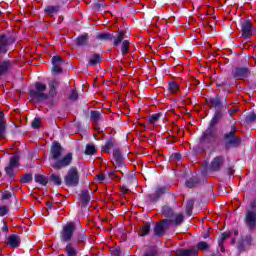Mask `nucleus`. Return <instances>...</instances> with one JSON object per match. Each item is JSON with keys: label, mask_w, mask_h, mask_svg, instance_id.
<instances>
[{"label": "nucleus", "mask_w": 256, "mask_h": 256, "mask_svg": "<svg viewBox=\"0 0 256 256\" xmlns=\"http://www.w3.org/2000/svg\"><path fill=\"white\" fill-rule=\"evenodd\" d=\"M129 40H124L122 42V47H121V51H122V55H127V53H129Z\"/></svg>", "instance_id": "obj_34"}, {"label": "nucleus", "mask_w": 256, "mask_h": 256, "mask_svg": "<svg viewBox=\"0 0 256 256\" xmlns=\"http://www.w3.org/2000/svg\"><path fill=\"white\" fill-rule=\"evenodd\" d=\"M199 185V179L197 177L190 178L186 181V187L189 189H193V187H197Z\"/></svg>", "instance_id": "obj_23"}, {"label": "nucleus", "mask_w": 256, "mask_h": 256, "mask_svg": "<svg viewBox=\"0 0 256 256\" xmlns=\"http://www.w3.org/2000/svg\"><path fill=\"white\" fill-rule=\"evenodd\" d=\"M12 65L10 61H3L0 63V75H5L10 69Z\"/></svg>", "instance_id": "obj_19"}, {"label": "nucleus", "mask_w": 256, "mask_h": 256, "mask_svg": "<svg viewBox=\"0 0 256 256\" xmlns=\"http://www.w3.org/2000/svg\"><path fill=\"white\" fill-rule=\"evenodd\" d=\"M115 145V142L113 140H108L105 145L102 147V151H104L105 153H109V151H111V149H113Z\"/></svg>", "instance_id": "obj_28"}, {"label": "nucleus", "mask_w": 256, "mask_h": 256, "mask_svg": "<svg viewBox=\"0 0 256 256\" xmlns=\"http://www.w3.org/2000/svg\"><path fill=\"white\" fill-rule=\"evenodd\" d=\"M156 193L162 195V193H165V188H158Z\"/></svg>", "instance_id": "obj_50"}, {"label": "nucleus", "mask_w": 256, "mask_h": 256, "mask_svg": "<svg viewBox=\"0 0 256 256\" xmlns=\"http://www.w3.org/2000/svg\"><path fill=\"white\" fill-rule=\"evenodd\" d=\"M223 163H225V158L223 156H217L212 160L210 169L212 171H219L223 167Z\"/></svg>", "instance_id": "obj_14"}, {"label": "nucleus", "mask_w": 256, "mask_h": 256, "mask_svg": "<svg viewBox=\"0 0 256 256\" xmlns=\"http://www.w3.org/2000/svg\"><path fill=\"white\" fill-rule=\"evenodd\" d=\"M251 210H248L245 217V223L249 229H255L256 225V200L251 203Z\"/></svg>", "instance_id": "obj_7"}, {"label": "nucleus", "mask_w": 256, "mask_h": 256, "mask_svg": "<svg viewBox=\"0 0 256 256\" xmlns=\"http://www.w3.org/2000/svg\"><path fill=\"white\" fill-rule=\"evenodd\" d=\"M47 206H48V207H51V204L48 203Z\"/></svg>", "instance_id": "obj_57"}, {"label": "nucleus", "mask_w": 256, "mask_h": 256, "mask_svg": "<svg viewBox=\"0 0 256 256\" xmlns=\"http://www.w3.org/2000/svg\"><path fill=\"white\" fill-rule=\"evenodd\" d=\"M57 11H59V9L55 6H48V7L45 8V12L48 15H53V13H57Z\"/></svg>", "instance_id": "obj_38"}, {"label": "nucleus", "mask_w": 256, "mask_h": 256, "mask_svg": "<svg viewBox=\"0 0 256 256\" xmlns=\"http://www.w3.org/2000/svg\"><path fill=\"white\" fill-rule=\"evenodd\" d=\"M50 162L52 169L61 171V169H65L71 165L73 162V153H68L63 156V147H61V144L58 142H54L51 146Z\"/></svg>", "instance_id": "obj_1"}, {"label": "nucleus", "mask_w": 256, "mask_h": 256, "mask_svg": "<svg viewBox=\"0 0 256 256\" xmlns=\"http://www.w3.org/2000/svg\"><path fill=\"white\" fill-rule=\"evenodd\" d=\"M63 63V59L60 57V56H54L52 58V65H53V68H52V72L53 73H62V69H61V64Z\"/></svg>", "instance_id": "obj_15"}, {"label": "nucleus", "mask_w": 256, "mask_h": 256, "mask_svg": "<svg viewBox=\"0 0 256 256\" xmlns=\"http://www.w3.org/2000/svg\"><path fill=\"white\" fill-rule=\"evenodd\" d=\"M162 214L168 219L163 220L162 222L155 225L154 233L158 237H161L165 234V228L171 225H181L184 219L183 214H175L173 213V210L167 206L162 208Z\"/></svg>", "instance_id": "obj_2"}, {"label": "nucleus", "mask_w": 256, "mask_h": 256, "mask_svg": "<svg viewBox=\"0 0 256 256\" xmlns=\"http://www.w3.org/2000/svg\"><path fill=\"white\" fill-rule=\"evenodd\" d=\"M96 179L99 183H103V181H105V175L99 174L96 176Z\"/></svg>", "instance_id": "obj_45"}, {"label": "nucleus", "mask_w": 256, "mask_h": 256, "mask_svg": "<svg viewBox=\"0 0 256 256\" xmlns=\"http://www.w3.org/2000/svg\"><path fill=\"white\" fill-rule=\"evenodd\" d=\"M188 207H190V208L193 207V204H192V203H189V204H188Z\"/></svg>", "instance_id": "obj_54"}, {"label": "nucleus", "mask_w": 256, "mask_h": 256, "mask_svg": "<svg viewBox=\"0 0 256 256\" xmlns=\"http://www.w3.org/2000/svg\"><path fill=\"white\" fill-rule=\"evenodd\" d=\"M145 256H155V253L151 252V253L146 254Z\"/></svg>", "instance_id": "obj_52"}, {"label": "nucleus", "mask_w": 256, "mask_h": 256, "mask_svg": "<svg viewBox=\"0 0 256 256\" xmlns=\"http://www.w3.org/2000/svg\"><path fill=\"white\" fill-rule=\"evenodd\" d=\"M80 199L82 201V205L85 207L87 206V203H89V201H91V198L89 197V191H83Z\"/></svg>", "instance_id": "obj_24"}, {"label": "nucleus", "mask_w": 256, "mask_h": 256, "mask_svg": "<svg viewBox=\"0 0 256 256\" xmlns=\"http://www.w3.org/2000/svg\"><path fill=\"white\" fill-rule=\"evenodd\" d=\"M116 256H119V251H117V253L115 254Z\"/></svg>", "instance_id": "obj_56"}, {"label": "nucleus", "mask_w": 256, "mask_h": 256, "mask_svg": "<svg viewBox=\"0 0 256 256\" xmlns=\"http://www.w3.org/2000/svg\"><path fill=\"white\" fill-rule=\"evenodd\" d=\"M89 40V35L84 34L77 38V45H87V41Z\"/></svg>", "instance_id": "obj_32"}, {"label": "nucleus", "mask_w": 256, "mask_h": 256, "mask_svg": "<svg viewBox=\"0 0 256 256\" xmlns=\"http://www.w3.org/2000/svg\"><path fill=\"white\" fill-rule=\"evenodd\" d=\"M149 231H151V224L145 223L143 226L140 227L138 234L140 235V237H145V235L149 234Z\"/></svg>", "instance_id": "obj_20"}, {"label": "nucleus", "mask_w": 256, "mask_h": 256, "mask_svg": "<svg viewBox=\"0 0 256 256\" xmlns=\"http://www.w3.org/2000/svg\"><path fill=\"white\" fill-rule=\"evenodd\" d=\"M209 237V233L204 234V239H207Z\"/></svg>", "instance_id": "obj_53"}, {"label": "nucleus", "mask_w": 256, "mask_h": 256, "mask_svg": "<svg viewBox=\"0 0 256 256\" xmlns=\"http://www.w3.org/2000/svg\"><path fill=\"white\" fill-rule=\"evenodd\" d=\"M213 137H215V133H213L212 129H208L204 132V134L200 138V141L202 143L209 142L211 141V139H213Z\"/></svg>", "instance_id": "obj_17"}, {"label": "nucleus", "mask_w": 256, "mask_h": 256, "mask_svg": "<svg viewBox=\"0 0 256 256\" xmlns=\"http://www.w3.org/2000/svg\"><path fill=\"white\" fill-rule=\"evenodd\" d=\"M73 233H75V224L73 222H69L63 226V229L60 233L61 241L67 243L73 239Z\"/></svg>", "instance_id": "obj_6"}, {"label": "nucleus", "mask_w": 256, "mask_h": 256, "mask_svg": "<svg viewBox=\"0 0 256 256\" xmlns=\"http://www.w3.org/2000/svg\"><path fill=\"white\" fill-rule=\"evenodd\" d=\"M9 208L7 206H1L0 207V217H5V214L8 213Z\"/></svg>", "instance_id": "obj_42"}, {"label": "nucleus", "mask_w": 256, "mask_h": 256, "mask_svg": "<svg viewBox=\"0 0 256 256\" xmlns=\"http://www.w3.org/2000/svg\"><path fill=\"white\" fill-rule=\"evenodd\" d=\"M98 38L104 41H113V35H111L110 33L100 34Z\"/></svg>", "instance_id": "obj_36"}, {"label": "nucleus", "mask_w": 256, "mask_h": 256, "mask_svg": "<svg viewBox=\"0 0 256 256\" xmlns=\"http://www.w3.org/2000/svg\"><path fill=\"white\" fill-rule=\"evenodd\" d=\"M123 39H125V32H118L115 36H112L113 45H119Z\"/></svg>", "instance_id": "obj_18"}, {"label": "nucleus", "mask_w": 256, "mask_h": 256, "mask_svg": "<svg viewBox=\"0 0 256 256\" xmlns=\"http://www.w3.org/2000/svg\"><path fill=\"white\" fill-rule=\"evenodd\" d=\"M77 97H78L77 91L73 90L70 95V99H72V101H75Z\"/></svg>", "instance_id": "obj_47"}, {"label": "nucleus", "mask_w": 256, "mask_h": 256, "mask_svg": "<svg viewBox=\"0 0 256 256\" xmlns=\"http://www.w3.org/2000/svg\"><path fill=\"white\" fill-rule=\"evenodd\" d=\"M85 231L78 232L73 240L66 245V253L68 256H77V243L85 241Z\"/></svg>", "instance_id": "obj_3"}, {"label": "nucleus", "mask_w": 256, "mask_h": 256, "mask_svg": "<svg viewBox=\"0 0 256 256\" xmlns=\"http://www.w3.org/2000/svg\"><path fill=\"white\" fill-rule=\"evenodd\" d=\"M241 32L244 39H250L253 36V24L249 20H244L241 23Z\"/></svg>", "instance_id": "obj_8"}, {"label": "nucleus", "mask_w": 256, "mask_h": 256, "mask_svg": "<svg viewBox=\"0 0 256 256\" xmlns=\"http://www.w3.org/2000/svg\"><path fill=\"white\" fill-rule=\"evenodd\" d=\"M50 181L52 183H54V185H61V183H62L61 175H59V174H51Z\"/></svg>", "instance_id": "obj_30"}, {"label": "nucleus", "mask_w": 256, "mask_h": 256, "mask_svg": "<svg viewBox=\"0 0 256 256\" xmlns=\"http://www.w3.org/2000/svg\"><path fill=\"white\" fill-rule=\"evenodd\" d=\"M179 83L177 82H170L168 85V90L170 93H179Z\"/></svg>", "instance_id": "obj_27"}, {"label": "nucleus", "mask_w": 256, "mask_h": 256, "mask_svg": "<svg viewBox=\"0 0 256 256\" xmlns=\"http://www.w3.org/2000/svg\"><path fill=\"white\" fill-rule=\"evenodd\" d=\"M235 131H237V128L233 126L231 131L228 134H225V139L229 145L237 147V145L241 144V138L235 136Z\"/></svg>", "instance_id": "obj_12"}, {"label": "nucleus", "mask_w": 256, "mask_h": 256, "mask_svg": "<svg viewBox=\"0 0 256 256\" xmlns=\"http://www.w3.org/2000/svg\"><path fill=\"white\" fill-rule=\"evenodd\" d=\"M247 121H249V123H253L254 121H256V114L255 113H251L247 116Z\"/></svg>", "instance_id": "obj_43"}, {"label": "nucleus", "mask_w": 256, "mask_h": 256, "mask_svg": "<svg viewBox=\"0 0 256 256\" xmlns=\"http://www.w3.org/2000/svg\"><path fill=\"white\" fill-rule=\"evenodd\" d=\"M4 225L2 227V232L7 234L9 233V226H7V223H5V221H3Z\"/></svg>", "instance_id": "obj_46"}, {"label": "nucleus", "mask_w": 256, "mask_h": 256, "mask_svg": "<svg viewBox=\"0 0 256 256\" xmlns=\"http://www.w3.org/2000/svg\"><path fill=\"white\" fill-rule=\"evenodd\" d=\"M97 153V149L95 148V145L88 144L86 145L85 155H95Z\"/></svg>", "instance_id": "obj_31"}, {"label": "nucleus", "mask_w": 256, "mask_h": 256, "mask_svg": "<svg viewBox=\"0 0 256 256\" xmlns=\"http://www.w3.org/2000/svg\"><path fill=\"white\" fill-rule=\"evenodd\" d=\"M221 119V113H216L212 119V123H219V120Z\"/></svg>", "instance_id": "obj_44"}, {"label": "nucleus", "mask_w": 256, "mask_h": 256, "mask_svg": "<svg viewBox=\"0 0 256 256\" xmlns=\"http://www.w3.org/2000/svg\"><path fill=\"white\" fill-rule=\"evenodd\" d=\"M198 252L196 248L189 250L180 249L176 251V256H197Z\"/></svg>", "instance_id": "obj_16"}, {"label": "nucleus", "mask_w": 256, "mask_h": 256, "mask_svg": "<svg viewBox=\"0 0 256 256\" xmlns=\"http://www.w3.org/2000/svg\"><path fill=\"white\" fill-rule=\"evenodd\" d=\"M49 87H50L49 95H55V89L59 87V81L57 80L50 81Z\"/></svg>", "instance_id": "obj_26"}, {"label": "nucleus", "mask_w": 256, "mask_h": 256, "mask_svg": "<svg viewBox=\"0 0 256 256\" xmlns=\"http://www.w3.org/2000/svg\"><path fill=\"white\" fill-rule=\"evenodd\" d=\"M6 245L12 247V249H17L21 245V237L15 234H11L6 239Z\"/></svg>", "instance_id": "obj_13"}, {"label": "nucleus", "mask_w": 256, "mask_h": 256, "mask_svg": "<svg viewBox=\"0 0 256 256\" xmlns=\"http://www.w3.org/2000/svg\"><path fill=\"white\" fill-rule=\"evenodd\" d=\"M251 75L249 68L237 67L232 71V77L236 80L247 79Z\"/></svg>", "instance_id": "obj_9"}, {"label": "nucleus", "mask_w": 256, "mask_h": 256, "mask_svg": "<svg viewBox=\"0 0 256 256\" xmlns=\"http://www.w3.org/2000/svg\"><path fill=\"white\" fill-rule=\"evenodd\" d=\"M113 157L116 165H118V167H121L123 165V155H121V152H119V150H115L113 153Z\"/></svg>", "instance_id": "obj_21"}, {"label": "nucleus", "mask_w": 256, "mask_h": 256, "mask_svg": "<svg viewBox=\"0 0 256 256\" xmlns=\"http://www.w3.org/2000/svg\"><path fill=\"white\" fill-rule=\"evenodd\" d=\"M91 121H94V123H97L99 119H101V113L99 111H92L90 115Z\"/></svg>", "instance_id": "obj_35"}, {"label": "nucleus", "mask_w": 256, "mask_h": 256, "mask_svg": "<svg viewBox=\"0 0 256 256\" xmlns=\"http://www.w3.org/2000/svg\"><path fill=\"white\" fill-rule=\"evenodd\" d=\"M15 43V40L5 35L0 36V53H7L9 47Z\"/></svg>", "instance_id": "obj_10"}, {"label": "nucleus", "mask_w": 256, "mask_h": 256, "mask_svg": "<svg viewBox=\"0 0 256 256\" xmlns=\"http://www.w3.org/2000/svg\"><path fill=\"white\" fill-rule=\"evenodd\" d=\"M196 250L198 253L199 251H209V244L205 241H201L197 244Z\"/></svg>", "instance_id": "obj_29"}, {"label": "nucleus", "mask_w": 256, "mask_h": 256, "mask_svg": "<svg viewBox=\"0 0 256 256\" xmlns=\"http://www.w3.org/2000/svg\"><path fill=\"white\" fill-rule=\"evenodd\" d=\"M45 91H47V85L41 82H36L35 90H30L29 95L30 97L37 99V101H43L47 99V94H45Z\"/></svg>", "instance_id": "obj_5"}, {"label": "nucleus", "mask_w": 256, "mask_h": 256, "mask_svg": "<svg viewBox=\"0 0 256 256\" xmlns=\"http://www.w3.org/2000/svg\"><path fill=\"white\" fill-rule=\"evenodd\" d=\"M64 181L68 187H77L79 185V170H77V167H70Z\"/></svg>", "instance_id": "obj_4"}, {"label": "nucleus", "mask_w": 256, "mask_h": 256, "mask_svg": "<svg viewBox=\"0 0 256 256\" xmlns=\"http://www.w3.org/2000/svg\"><path fill=\"white\" fill-rule=\"evenodd\" d=\"M89 63L91 65H97L99 63H101V56L99 54H94L91 56Z\"/></svg>", "instance_id": "obj_33"}, {"label": "nucleus", "mask_w": 256, "mask_h": 256, "mask_svg": "<svg viewBox=\"0 0 256 256\" xmlns=\"http://www.w3.org/2000/svg\"><path fill=\"white\" fill-rule=\"evenodd\" d=\"M35 181L36 183H40V185H47V183L49 182V180L47 179V177L41 175V174H36L35 175Z\"/></svg>", "instance_id": "obj_25"}, {"label": "nucleus", "mask_w": 256, "mask_h": 256, "mask_svg": "<svg viewBox=\"0 0 256 256\" xmlns=\"http://www.w3.org/2000/svg\"><path fill=\"white\" fill-rule=\"evenodd\" d=\"M225 239H229V233L228 232L222 233L219 240H218L220 251H222V253L225 251V248H223V243H224Z\"/></svg>", "instance_id": "obj_22"}, {"label": "nucleus", "mask_w": 256, "mask_h": 256, "mask_svg": "<svg viewBox=\"0 0 256 256\" xmlns=\"http://www.w3.org/2000/svg\"><path fill=\"white\" fill-rule=\"evenodd\" d=\"M20 181H21V183H31V181H33V175L25 174L24 176H22Z\"/></svg>", "instance_id": "obj_37"}, {"label": "nucleus", "mask_w": 256, "mask_h": 256, "mask_svg": "<svg viewBox=\"0 0 256 256\" xmlns=\"http://www.w3.org/2000/svg\"><path fill=\"white\" fill-rule=\"evenodd\" d=\"M4 117H5V115L3 114V112H0V125H3Z\"/></svg>", "instance_id": "obj_51"}, {"label": "nucleus", "mask_w": 256, "mask_h": 256, "mask_svg": "<svg viewBox=\"0 0 256 256\" xmlns=\"http://www.w3.org/2000/svg\"><path fill=\"white\" fill-rule=\"evenodd\" d=\"M211 103H212V107H218V108L223 107V104L217 98L212 99Z\"/></svg>", "instance_id": "obj_40"}, {"label": "nucleus", "mask_w": 256, "mask_h": 256, "mask_svg": "<svg viewBox=\"0 0 256 256\" xmlns=\"http://www.w3.org/2000/svg\"><path fill=\"white\" fill-rule=\"evenodd\" d=\"M159 119H161V114H153L152 116L149 117V121L150 123H152V125H155V123L157 121H159Z\"/></svg>", "instance_id": "obj_39"}, {"label": "nucleus", "mask_w": 256, "mask_h": 256, "mask_svg": "<svg viewBox=\"0 0 256 256\" xmlns=\"http://www.w3.org/2000/svg\"><path fill=\"white\" fill-rule=\"evenodd\" d=\"M2 199H4V200L11 199V193L10 192H5L2 195Z\"/></svg>", "instance_id": "obj_49"}, {"label": "nucleus", "mask_w": 256, "mask_h": 256, "mask_svg": "<svg viewBox=\"0 0 256 256\" xmlns=\"http://www.w3.org/2000/svg\"><path fill=\"white\" fill-rule=\"evenodd\" d=\"M235 235H239V232H238V231H235Z\"/></svg>", "instance_id": "obj_55"}, {"label": "nucleus", "mask_w": 256, "mask_h": 256, "mask_svg": "<svg viewBox=\"0 0 256 256\" xmlns=\"http://www.w3.org/2000/svg\"><path fill=\"white\" fill-rule=\"evenodd\" d=\"M15 167H19V156L14 155L10 158L9 166L5 168V171L9 177H15Z\"/></svg>", "instance_id": "obj_11"}, {"label": "nucleus", "mask_w": 256, "mask_h": 256, "mask_svg": "<svg viewBox=\"0 0 256 256\" xmlns=\"http://www.w3.org/2000/svg\"><path fill=\"white\" fill-rule=\"evenodd\" d=\"M4 133H5V125L0 124V139L1 137H3Z\"/></svg>", "instance_id": "obj_48"}, {"label": "nucleus", "mask_w": 256, "mask_h": 256, "mask_svg": "<svg viewBox=\"0 0 256 256\" xmlns=\"http://www.w3.org/2000/svg\"><path fill=\"white\" fill-rule=\"evenodd\" d=\"M32 127L33 129H39V127H41V120L39 118H35L32 121Z\"/></svg>", "instance_id": "obj_41"}]
</instances>
